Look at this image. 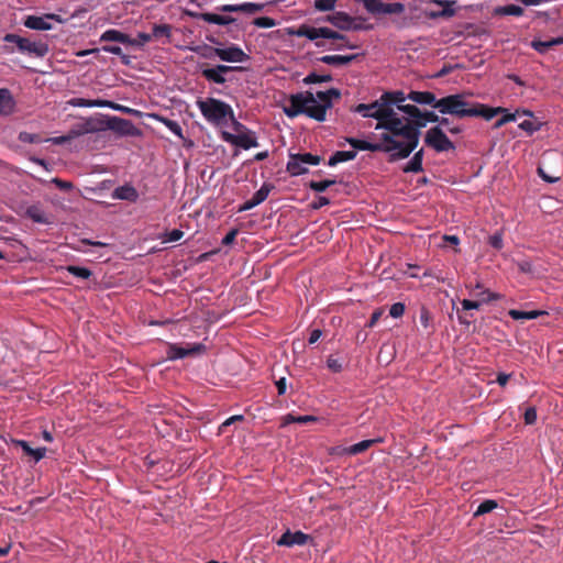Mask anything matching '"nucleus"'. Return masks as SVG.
<instances>
[{
    "instance_id": "1",
    "label": "nucleus",
    "mask_w": 563,
    "mask_h": 563,
    "mask_svg": "<svg viewBox=\"0 0 563 563\" xmlns=\"http://www.w3.org/2000/svg\"><path fill=\"white\" fill-rule=\"evenodd\" d=\"M435 109L442 114H451L456 118H474L482 117L485 120H492L499 112H505L503 107H488L479 102H471L464 93L449 95L439 99Z\"/></svg>"
},
{
    "instance_id": "2",
    "label": "nucleus",
    "mask_w": 563,
    "mask_h": 563,
    "mask_svg": "<svg viewBox=\"0 0 563 563\" xmlns=\"http://www.w3.org/2000/svg\"><path fill=\"white\" fill-rule=\"evenodd\" d=\"M398 125L396 126L397 133H391L393 137H401L399 141V147L397 152L393 153L391 161H398L407 158L417 147L420 137V129L424 128L427 122L423 119H398Z\"/></svg>"
},
{
    "instance_id": "3",
    "label": "nucleus",
    "mask_w": 563,
    "mask_h": 563,
    "mask_svg": "<svg viewBox=\"0 0 563 563\" xmlns=\"http://www.w3.org/2000/svg\"><path fill=\"white\" fill-rule=\"evenodd\" d=\"M299 37H306L310 41H313L317 47H325V43L321 41V38L327 40H333V41H340V43H333L331 48L333 49H343V48H350L354 49L357 46L355 44H351L346 41V36L342 33H339L336 31H333L330 27L322 26V27H314L307 24H301L295 32Z\"/></svg>"
},
{
    "instance_id": "4",
    "label": "nucleus",
    "mask_w": 563,
    "mask_h": 563,
    "mask_svg": "<svg viewBox=\"0 0 563 563\" xmlns=\"http://www.w3.org/2000/svg\"><path fill=\"white\" fill-rule=\"evenodd\" d=\"M355 112L362 114L364 118H373L378 122L375 130H387L390 133H397L396 126L398 125V119H388L389 112L383 107L380 98L372 103H360L354 109Z\"/></svg>"
},
{
    "instance_id": "5",
    "label": "nucleus",
    "mask_w": 563,
    "mask_h": 563,
    "mask_svg": "<svg viewBox=\"0 0 563 563\" xmlns=\"http://www.w3.org/2000/svg\"><path fill=\"white\" fill-rule=\"evenodd\" d=\"M203 118L216 125L221 124L227 117L234 118L232 107L219 99H198L196 102Z\"/></svg>"
},
{
    "instance_id": "6",
    "label": "nucleus",
    "mask_w": 563,
    "mask_h": 563,
    "mask_svg": "<svg viewBox=\"0 0 563 563\" xmlns=\"http://www.w3.org/2000/svg\"><path fill=\"white\" fill-rule=\"evenodd\" d=\"M341 92L336 88H330L327 91H318L314 95V103H309V118L323 122L327 118L328 109L332 108V99H339Z\"/></svg>"
},
{
    "instance_id": "7",
    "label": "nucleus",
    "mask_w": 563,
    "mask_h": 563,
    "mask_svg": "<svg viewBox=\"0 0 563 563\" xmlns=\"http://www.w3.org/2000/svg\"><path fill=\"white\" fill-rule=\"evenodd\" d=\"M346 142L355 150L371 151V152H385V153H389L390 156L393 155V153H396L397 147H399V141L394 139L390 132L382 134L380 143H371V142L354 139V137H347Z\"/></svg>"
},
{
    "instance_id": "8",
    "label": "nucleus",
    "mask_w": 563,
    "mask_h": 563,
    "mask_svg": "<svg viewBox=\"0 0 563 563\" xmlns=\"http://www.w3.org/2000/svg\"><path fill=\"white\" fill-rule=\"evenodd\" d=\"M201 56L209 59L218 57L227 63H243L250 59V56L238 45H231L224 48L206 45Z\"/></svg>"
},
{
    "instance_id": "9",
    "label": "nucleus",
    "mask_w": 563,
    "mask_h": 563,
    "mask_svg": "<svg viewBox=\"0 0 563 563\" xmlns=\"http://www.w3.org/2000/svg\"><path fill=\"white\" fill-rule=\"evenodd\" d=\"M104 118L103 113H96L88 118H75L73 120V137L89 133H97V137H101L100 133L104 132Z\"/></svg>"
},
{
    "instance_id": "10",
    "label": "nucleus",
    "mask_w": 563,
    "mask_h": 563,
    "mask_svg": "<svg viewBox=\"0 0 563 563\" xmlns=\"http://www.w3.org/2000/svg\"><path fill=\"white\" fill-rule=\"evenodd\" d=\"M3 40L7 43H14L21 53L30 56L44 57L48 52L47 44L42 41H32L11 33L7 34Z\"/></svg>"
},
{
    "instance_id": "11",
    "label": "nucleus",
    "mask_w": 563,
    "mask_h": 563,
    "mask_svg": "<svg viewBox=\"0 0 563 563\" xmlns=\"http://www.w3.org/2000/svg\"><path fill=\"white\" fill-rule=\"evenodd\" d=\"M103 122L104 132L110 130L120 137L142 135V130L137 128L131 120L106 114Z\"/></svg>"
},
{
    "instance_id": "12",
    "label": "nucleus",
    "mask_w": 563,
    "mask_h": 563,
    "mask_svg": "<svg viewBox=\"0 0 563 563\" xmlns=\"http://www.w3.org/2000/svg\"><path fill=\"white\" fill-rule=\"evenodd\" d=\"M309 103H314V95L311 91L290 95L289 106L284 108V113L288 118H296L299 114L309 117Z\"/></svg>"
},
{
    "instance_id": "13",
    "label": "nucleus",
    "mask_w": 563,
    "mask_h": 563,
    "mask_svg": "<svg viewBox=\"0 0 563 563\" xmlns=\"http://www.w3.org/2000/svg\"><path fill=\"white\" fill-rule=\"evenodd\" d=\"M321 161V156L311 153L289 154L286 170L291 176H299L308 172L306 165H319Z\"/></svg>"
},
{
    "instance_id": "14",
    "label": "nucleus",
    "mask_w": 563,
    "mask_h": 563,
    "mask_svg": "<svg viewBox=\"0 0 563 563\" xmlns=\"http://www.w3.org/2000/svg\"><path fill=\"white\" fill-rule=\"evenodd\" d=\"M424 143L437 152H446L455 148L454 143L440 126H433L427 132Z\"/></svg>"
},
{
    "instance_id": "15",
    "label": "nucleus",
    "mask_w": 563,
    "mask_h": 563,
    "mask_svg": "<svg viewBox=\"0 0 563 563\" xmlns=\"http://www.w3.org/2000/svg\"><path fill=\"white\" fill-rule=\"evenodd\" d=\"M206 352V345L202 343H187L186 346H179L175 343L167 345L166 356L169 361L185 358L187 356L200 355Z\"/></svg>"
},
{
    "instance_id": "16",
    "label": "nucleus",
    "mask_w": 563,
    "mask_h": 563,
    "mask_svg": "<svg viewBox=\"0 0 563 563\" xmlns=\"http://www.w3.org/2000/svg\"><path fill=\"white\" fill-rule=\"evenodd\" d=\"M52 21L60 23L62 20L56 14H45L43 16L29 15L24 20V26L31 30H51L53 27Z\"/></svg>"
},
{
    "instance_id": "17",
    "label": "nucleus",
    "mask_w": 563,
    "mask_h": 563,
    "mask_svg": "<svg viewBox=\"0 0 563 563\" xmlns=\"http://www.w3.org/2000/svg\"><path fill=\"white\" fill-rule=\"evenodd\" d=\"M382 104L384 108H386L388 114V119H399L397 113L394 111L393 106L402 104V102L406 100V96L402 91H388L384 92L380 96Z\"/></svg>"
},
{
    "instance_id": "18",
    "label": "nucleus",
    "mask_w": 563,
    "mask_h": 563,
    "mask_svg": "<svg viewBox=\"0 0 563 563\" xmlns=\"http://www.w3.org/2000/svg\"><path fill=\"white\" fill-rule=\"evenodd\" d=\"M310 539V536L302 531L291 532L287 530L278 539L277 544L280 547L305 545Z\"/></svg>"
},
{
    "instance_id": "19",
    "label": "nucleus",
    "mask_w": 563,
    "mask_h": 563,
    "mask_svg": "<svg viewBox=\"0 0 563 563\" xmlns=\"http://www.w3.org/2000/svg\"><path fill=\"white\" fill-rule=\"evenodd\" d=\"M323 21L331 23L341 31H351L352 16L345 12L336 11L323 18Z\"/></svg>"
},
{
    "instance_id": "20",
    "label": "nucleus",
    "mask_w": 563,
    "mask_h": 563,
    "mask_svg": "<svg viewBox=\"0 0 563 563\" xmlns=\"http://www.w3.org/2000/svg\"><path fill=\"white\" fill-rule=\"evenodd\" d=\"M100 42H118L126 45L136 44L135 38H131L128 34L114 29H110L103 32L100 36Z\"/></svg>"
},
{
    "instance_id": "21",
    "label": "nucleus",
    "mask_w": 563,
    "mask_h": 563,
    "mask_svg": "<svg viewBox=\"0 0 563 563\" xmlns=\"http://www.w3.org/2000/svg\"><path fill=\"white\" fill-rule=\"evenodd\" d=\"M192 16L202 20L207 23L218 24V25H229L234 23L236 20L230 15H220L211 12L203 13H191Z\"/></svg>"
},
{
    "instance_id": "22",
    "label": "nucleus",
    "mask_w": 563,
    "mask_h": 563,
    "mask_svg": "<svg viewBox=\"0 0 563 563\" xmlns=\"http://www.w3.org/2000/svg\"><path fill=\"white\" fill-rule=\"evenodd\" d=\"M19 140L23 143H42L44 141H52L55 144H60L65 141L70 140L69 135H64L60 137H53L44 140L40 134L29 133V132H20Z\"/></svg>"
},
{
    "instance_id": "23",
    "label": "nucleus",
    "mask_w": 563,
    "mask_h": 563,
    "mask_svg": "<svg viewBox=\"0 0 563 563\" xmlns=\"http://www.w3.org/2000/svg\"><path fill=\"white\" fill-rule=\"evenodd\" d=\"M15 101L9 89L0 88V115L11 114L14 110Z\"/></svg>"
},
{
    "instance_id": "24",
    "label": "nucleus",
    "mask_w": 563,
    "mask_h": 563,
    "mask_svg": "<svg viewBox=\"0 0 563 563\" xmlns=\"http://www.w3.org/2000/svg\"><path fill=\"white\" fill-rule=\"evenodd\" d=\"M407 98L419 104H429L434 109L437 102L439 101L434 93L430 91H410Z\"/></svg>"
},
{
    "instance_id": "25",
    "label": "nucleus",
    "mask_w": 563,
    "mask_h": 563,
    "mask_svg": "<svg viewBox=\"0 0 563 563\" xmlns=\"http://www.w3.org/2000/svg\"><path fill=\"white\" fill-rule=\"evenodd\" d=\"M13 443L16 446H20L23 450V453L27 456H31L35 463L38 462L40 460H42L46 452L45 448H37V449L31 448L29 442H26L24 440H13Z\"/></svg>"
},
{
    "instance_id": "26",
    "label": "nucleus",
    "mask_w": 563,
    "mask_h": 563,
    "mask_svg": "<svg viewBox=\"0 0 563 563\" xmlns=\"http://www.w3.org/2000/svg\"><path fill=\"white\" fill-rule=\"evenodd\" d=\"M357 58V55H324L319 58V60L327 65L333 66H343L347 65L354 59Z\"/></svg>"
},
{
    "instance_id": "27",
    "label": "nucleus",
    "mask_w": 563,
    "mask_h": 563,
    "mask_svg": "<svg viewBox=\"0 0 563 563\" xmlns=\"http://www.w3.org/2000/svg\"><path fill=\"white\" fill-rule=\"evenodd\" d=\"M25 214L36 223L46 224L51 222L47 213L38 205L27 207Z\"/></svg>"
},
{
    "instance_id": "28",
    "label": "nucleus",
    "mask_w": 563,
    "mask_h": 563,
    "mask_svg": "<svg viewBox=\"0 0 563 563\" xmlns=\"http://www.w3.org/2000/svg\"><path fill=\"white\" fill-rule=\"evenodd\" d=\"M319 420L318 417L306 415V416H295L292 413H287L282 418L280 427H286L290 423H300V424H307L311 422H317Z\"/></svg>"
},
{
    "instance_id": "29",
    "label": "nucleus",
    "mask_w": 563,
    "mask_h": 563,
    "mask_svg": "<svg viewBox=\"0 0 563 563\" xmlns=\"http://www.w3.org/2000/svg\"><path fill=\"white\" fill-rule=\"evenodd\" d=\"M235 146L249 150L258 146V142L252 131H246L244 133H238Z\"/></svg>"
},
{
    "instance_id": "30",
    "label": "nucleus",
    "mask_w": 563,
    "mask_h": 563,
    "mask_svg": "<svg viewBox=\"0 0 563 563\" xmlns=\"http://www.w3.org/2000/svg\"><path fill=\"white\" fill-rule=\"evenodd\" d=\"M422 161H423V150L421 148L413 154V156L407 163V165L404 167L402 170L405 173H420L423 170Z\"/></svg>"
},
{
    "instance_id": "31",
    "label": "nucleus",
    "mask_w": 563,
    "mask_h": 563,
    "mask_svg": "<svg viewBox=\"0 0 563 563\" xmlns=\"http://www.w3.org/2000/svg\"><path fill=\"white\" fill-rule=\"evenodd\" d=\"M380 442V439L377 440H363L356 444H353L351 446H347L346 449H342L343 453H346L347 455H356L362 452H365L368 450L374 443Z\"/></svg>"
},
{
    "instance_id": "32",
    "label": "nucleus",
    "mask_w": 563,
    "mask_h": 563,
    "mask_svg": "<svg viewBox=\"0 0 563 563\" xmlns=\"http://www.w3.org/2000/svg\"><path fill=\"white\" fill-rule=\"evenodd\" d=\"M201 76L209 82H214L218 85H223L227 82L225 76H222L213 67L201 68Z\"/></svg>"
},
{
    "instance_id": "33",
    "label": "nucleus",
    "mask_w": 563,
    "mask_h": 563,
    "mask_svg": "<svg viewBox=\"0 0 563 563\" xmlns=\"http://www.w3.org/2000/svg\"><path fill=\"white\" fill-rule=\"evenodd\" d=\"M114 197L122 200L135 201L139 194L132 186H121L114 190Z\"/></svg>"
},
{
    "instance_id": "34",
    "label": "nucleus",
    "mask_w": 563,
    "mask_h": 563,
    "mask_svg": "<svg viewBox=\"0 0 563 563\" xmlns=\"http://www.w3.org/2000/svg\"><path fill=\"white\" fill-rule=\"evenodd\" d=\"M356 151H338L329 159V166H335L339 163L352 161L356 157Z\"/></svg>"
},
{
    "instance_id": "35",
    "label": "nucleus",
    "mask_w": 563,
    "mask_h": 563,
    "mask_svg": "<svg viewBox=\"0 0 563 563\" xmlns=\"http://www.w3.org/2000/svg\"><path fill=\"white\" fill-rule=\"evenodd\" d=\"M508 314L514 320H521V319L531 320V319H537L540 316L547 314V312L543 310L522 311V310L511 309V310H509Z\"/></svg>"
},
{
    "instance_id": "36",
    "label": "nucleus",
    "mask_w": 563,
    "mask_h": 563,
    "mask_svg": "<svg viewBox=\"0 0 563 563\" xmlns=\"http://www.w3.org/2000/svg\"><path fill=\"white\" fill-rule=\"evenodd\" d=\"M377 14H399L405 11V5L401 2L383 3L379 1L377 5Z\"/></svg>"
},
{
    "instance_id": "37",
    "label": "nucleus",
    "mask_w": 563,
    "mask_h": 563,
    "mask_svg": "<svg viewBox=\"0 0 563 563\" xmlns=\"http://www.w3.org/2000/svg\"><path fill=\"white\" fill-rule=\"evenodd\" d=\"M275 188V186L271 183H264L262 185V187L253 195V197L251 198L253 200V203H255L256 206L261 205L262 202H264L269 192Z\"/></svg>"
},
{
    "instance_id": "38",
    "label": "nucleus",
    "mask_w": 563,
    "mask_h": 563,
    "mask_svg": "<svg viewBox=\"0 0 563 563\" xmlns=\"http://www.w3.org/2000/svg\"><path fill=\"white\" fill-rule=\"evenodd\" d=\"M495 13L497 15H515L521 16L523 14V9L517 4H507L504 7H498L495 9Z\"/></svg>"
},
{
    "instance_id": "39",
    "label": "nucleus",
    "mask_w": 563,
    "mask_h": 563,
    "mask_svg": "<svg viewBox=\"0 0 563 563\" xmlns=\"http://www.w3.org/2000/svg\"><path fill=\"white\" fill-rule=\"evenodd\" d=\"M87 245L92 246L95 249H100V247L107 246V244L103 242L81 239V240H78L76 243L73 242L71 249H73V251L87 252V250L85 249V246H87Z\"/></svg>"
},
{
    "instance_id": "40",
    "label": "nucleus",
    "mask_w": 563,
    "mask_h": 563,
    "mask_svg": "<svg viewBox=\"0 0 563 563\" xmlns=\"http://www.w3.org/2000/svg\"><path fill=\"white\" fill-rule=\"evenodd\" d=\"M331 80H332L331 75H318L316 73H310L302 79V82L305 85H312V84L329 82Z\"/></svg>"
},
{
    "instance_id": "41",
    "label": "nucleus",
    "mask_w": 563,
    "mask_h": 563,
    "mask_svg": "<svg viewBox=\"0 0 563 563\" xmlns=\"http://www.w3.org/2000/svg\"><path fill=\"white\" fill-rule=\"evenodd\" d=\"M497 506H498L497 501H495L493 499H486L479 504L474 516L477 517V516L488 514V512L493 511L494 509H496Z\"/></svg>"
},
{
    "instance_id": "42",
    "label": "nucleus",
    "mask_w": 563,
    "mask_h": 563,
    "mask_svg": "<svg viewBox=\"0 0 563 563\" xmlns=\"http://www.w3.org/2000/svg\"><path fill=\"white\" fill-rule=\"evenodd\" d=\"M503 113V117L499 118L493 125L494 129H500L501 126H504L506 123L508 122H512V121H516L517 119V115L519 114V110H516L515 113H509L508 110L506 109L505 112H499L498 114Z\"/></svg>"
},
{
    "instance_id": "43",
    "label": "nucleus",
    "mask_w": 563,
    "mask_h": 563,
    "mask_svg": "<svg viewBox=\"0 0 563 563\" xmlns=\"http://www.w3.org/2000/svg\"><path fill=\"white\" fill-rule=\"evenodd\" d=\"M334 184H335V180H332V179H325V180H321V181L311 180L309 183V188L316 192H323Z\"/></svg>"
},
{
    "instance_id": "44",
    "label": "nucleus",
    "mask_w": 563,
    "mask_h": 563,
    "mask_svg": "<svg viewBox=\"0 0 563 563\" xmlns=\"http://www.w3.org/2000/svg\"><path fill=\"white\" fill-rule=\"evenodd\" d=\"M102 51L107 52V53H111L113 55H118V56H121V59H122V63L124 65H129L130 60H129V56L124 55L122 53V49L120 46L118 45H112V44H106L102 46Z\"/></svg>"
},
{
    "instance_id": "45",
    "label": "nucleus",
    "mask_w": 563,
    "mask_h": 563,
    "mask_svg": "<svg viewBox=\"0 0 563 563\" xmlns=\"http://www.w3.org/2000/svg\"><path fill=\"white\" fill-rule=\"evenodd\" d=\"M541 126V122H536L532 120H525L519 124V128L527 132L529 135H532L534 132L539 131Z\"/></svg>"
},
{
    "instance_id": "46",
    "label": "nucleus",
    "mask_w": 563,
    "mask_h": 563,
    "mask_svg": "<svg viewBox=\"0 0 563 563\" xmlns=\"http://www.w3.org/2000/svg\"><path fill=\"white\" fill-rule=\"evenodd\" d=\"M398 110L408 114L412 119H420L421 110L413 104H398Z\"/></svg>"
},
{
    "instance_id": "47",
    "label": "nucleus",
    "mask_w": 563,
    "mask_h": 563,
    "mask_svg": "<svg viewBox=\"0 0 563 563\" xmlns=\"http://www.w3.org/2000/svg\"><path fill=\"white\" fill-rule=\"evenodd\" d=\"M103 100H88L84 98H73V107H103Z\"/></svg>"
},
{
    "instance_id": "48",
    "label": "nucleus",
    "mask_w": 563,
    "mask_h": 563,
    "mask_svg": "<svg viewBox=\"0 0 563 563\" xmlns=\"http://www.w3.org/2000/svg\"><path fill=\"white\" fill-rule=\"evenodd\" d=\"M264 7L265 4L263 3L243 2L242 12L246 14H255L263 11Z\"/></svg>"
},
{
    "instance_id": "49",
    "label": "nucleus",
    "mask_w": 563,
    "mask_h": 563,
    "mask_svg": "<svg viewBox=\"0 0 563 563\" xmlns=\"http://www.w3.org/2000/svg\"><path fill=\"white\" fill-rule=\"evenodd\" d=\"M437 3L441 7H443V9L440 11V14H442V18H450V16L454 15L455 11L452 8L454 2L448 1V0H439V1H437Z\"/></svg>"
},
{
    "instance_id": "50",
    "label": "nucleus",
    "mask_w": 563,
    "mask_h": 563,
    "mask_svg": "<svg viewBox=\"0 0 563 563\" xmlns=\"http://www.w3.org/2000/svg\"><path fill=\"white\" fill-rule=\"evenodd\" d=\"M338 0H316L314 8L318 11H331L334 9Z\"/></svg>"
},
{
    "instance_id": "51",
    "label": "nucleus",
    "mask_w": 563,
    "mask_h": 563,
    "mask_svg": "<svg viewBox=\"0 0 563 563\" xmlns=\"http://www.w3.org/2000/svg\"><path fill=\"white\" fill-rule=\"evenodd\" d=\"M253 24L257 27H263V29H268V27H273L276 25V22L274 19L272 18H268V16H260V18H255L253 20Z\"/></svg>"
},
{
    "instance_id": "52",
    "label": "nucleus",
    "mask_w": 563,
    "mask_h": 563,
    "mask_svg": "<svg viewBox=\"0 0 563 563\" xmlns=\"http://www.w3.org/2000/svg\"><path fill=\"white\" fill-rule=\"evenodd\" d=\"M170 35V26L167 24L154 25L152 37H161V36H169Z\"/></svg>"
},
{
    "instance_id": "53",
    "label": "nucleus",
    "mask_w": 563,
    "mask_h": 563,
    "mask_svg": "<svg viewBox=\"0 0 563 563\" xmlns=\"http://www.w3.org/2000/svg\"><path fill=\"white\" fill-rule=\"evenodd\" d=\"M531 47L534 48L538 53L544 54L548 52V49L551 48V44L550 41L533 40L531 42Z\"/></svg>"
},
{
    "instance_id": "54",
    "label": "nucleus",
    "mask_w": 563,
    "mask_h": 563,
    "mask_svg": "<svg viewBox=\"0 0 563 563\" xmlns=\"http://www.w3.org/2000/svg\"><path fill=\"white\" fill-rule=\"evenodd\" d=\"M328 368L333 373H340L343 369L342 362L330 355L327 360Z\"/></svg>"
},
{
    "instance_id": "55",
    "label": "nucleus",
    "mask_w": 563,
    "mask_h": 563,
    "mask_svg": "<svg viewBox=\"0 0 563 563\" xmlns=\"http://www.w3.org/2000/svg\"><path fill=\"white\" fill-rule=\"evenodd\" d=\"M405 309H406V307L402 302H395L391 305V307L389 309V314L393 318H400L405 313Z\"/></svg>"
},
{
    "instance_id": "56",
    "label": "nucleus",
    "mask_w": 563,
    "mask_h": 563,
    "mask_svg": "<svg viewBox=\"0 0 563 563\" xmlns=\"http://www.w3.org/2000/svg\"><path fill=\"white\" fill-rule=\"evenodd\" d=\"M488 243L492 247L496 250H500L504 245L503 243V234L499 232H496L495 234L489 236Z\"/></svg>"
},
{
    "instance_id": "57",
    "label": "nucleus",
    "mask_w": 563,
    "mask_h": 563,
    "mask_svg": "<svg viewBox=\"0 0 563 563\" xmlns=\"http://www.w3.org/2000/svg\"><path fill=\"white\" fill-rule=\"evenodd\" d=\"M526 424H533L537 421V410L534 407H529L526 409L523 415Z\"/></svg>"
},
{
    "instance_id": "58",
    "label": "nucleus",
    "mask_w": 563,
    "mask_h": 563,
    "mask_svg": "<svg viewBox=\"0 0 563 563\" xmlns=\"http://www.w3.org/2000/svg\"><path fill=\"white\" fill-rule=\"evenodd\" d=\"M73 276L88 279L91 276V271L85 267L73 266Z\"/></svg>"
},
{
    "instance_id": "59",
    "label": "nucleus",
    "mask_w": 563,
    "mask_h": 563,
    "mask_svg": "<svg viewBox=\"0 0 563 563\" xmlns=\"http://www.w3.org/2000/svg\"><path fill=\"white\" fill-rule=\"evenodd\" d=\"M213 68L219 71L222 76H225L228 73L234 71V70H243V67L240 66H228V65H216Z\"/></svg>"
},
{
    "instance_id": "60",
    "label": "nucleus",
    "mask_w": 563,
    "mask_h": 563,
    "mask_svg": "<svg viewBox=\"0 0 563 563\" xmlns=\"http://www.w3.org/2000/svg\"><path fill=\"white\" fill-rule=\"evenodd\" d=\"M420 323L421 325L427 329L429 328L430 325V322H431V313L429 312V310L427 308H421L420 310Z\"/></svg>"
},
{
    "instance_id": "61",
    "label": "nucleus",
    "mask_w": 563,
    "mask_h": 563,
    "mask_svg": "<svg viewBox=\"0 0 563 563\" xmlns=\"http://www.w3.org/2000/svg\"><path fill=\"white\" fill-rule=\"evenodd\" d=\"M479 296H481V300H479L481 305L499 299V295L498 294L492 292L489 290L482 291L479 294Z\"/></svg>"
},
{
    "instance_id": "62",
    "label": "nucleus",
    "mask_w": 563,
    "mask_h": 563,
    "mask_svg": "<svg viewBox=\"0 0 563 563\" xmlns=\"http://www.w3.org/2000/svg\"><path fill=\"white\" fill-rule=\"evenodd\" d=\"M164 123L174 134L181 136L183 129L176 121L165 119Z\"/></svg>"
},
{
    "instance_id": "63",
    "label": "nucleus",
    "mask_w": 563,
    "mask_h": 563,
    "mask_svg": "<svg viewBox=\"0 0 563 563\" xmlns=\"http://www.w3.org/2000/svg\"><path fill=\"white\" fill-rule=\"evenodd\" d=\"M238 233H239L238 229L230 230L225 234V236L222 239V245H225V246L231 245L235 241Z\"/></svg>"
},
{
    "instance_id": "64",
    "label": "nucleus",
    "mask_w": 563,
    "mask_h": 563,
    "mask_svg": "<svg viewBox=\"0 0 563 563\" xmlns=\"http://www.w3.org/2000/svg\"><path fill=\"white\" fill-rule=\"evenodd\" d=\"M461 306L463 310H472V309H478L482 305L478 300H470V299H463L461 301Z\"/></svg>"
}]
</instances>
